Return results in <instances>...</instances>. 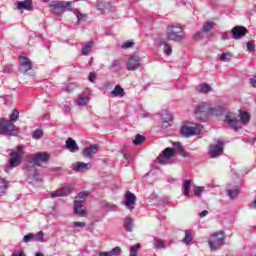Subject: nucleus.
I'll use <instances>...</instances> for the list:
<instances>
[{"mask_svg":"<svg viewBox=\"0 0 256 256\" xmlns=\"http://www.w3.org/2000/svg\"><path fill=\"white\" fill-rule=\"evenodd\" d=\"M124 203L127 209H129V211H132V209H135V207H133V205H135V194L131 192H127Z\"/></svg>","mask_w":256,"mask_h":256,"instance_id":"5701e85b","label":"nucleus"},{"mask_svg":"<svg viewBox=\"0 0 256 256\" xmlns=\"http://www.w3.org/2000/svg\"><path fill=\"white\" fill-rule=\"evenodd\" d=\"M89 101H91V97L89 94L83 92L80 94L76 100V105L79 107H87L89 105Z\"/></svg>","mask_w":256,"mask_h":256,"instance_id":"412c9836","label":"nucleus"},{"mask_svg":"<svg viewBox=\"0 0 256 256\" xmlns=\"http://www.w3.org/2000/svg\"><path fill=\"white\" fill-rule=\"evenodd\" d=\"M172 147H174L175 151L182 157H189V153L185 151L183 145H181L180 142H172Z\"/></svg>","mask_w":256,"mask_h":256,"instance_id":"bb28decb","label":"nucleus"},{"mask_svg":"<svg viewBox=\"0 0 256 256\" xmlns=\"http://www.w3.org/2000/svg\"><path fill=\"white\" fill-rule=\"evenodd\" d=\"M249 119H251V117L246 111H240L239 115L229 112L225 116V121L228 123L231 129H234V131H237L239 123H249Z\"/></svg>","mask_w":256,"mask_h":256,"instance_id":"f03ea898","label":"nucleus"},{"mask_svg":"<svg viewBox=\"0 0 256 256\" xmlns=\"http://www.w3.org/2000/svg\"><path fill=\"white\" fill-rule=\"evenodd\" d=\"M89 197V193L87 192H80L75 198V201H80L81 203H85V199Z\"/></svg>","mask_w":256,"mask_h":256,"instance_id":"ea45409f","label":"nucleus"},{"mask_svg":"<svg viewBox=\"0 0 256 256\" xmlns=\"http://www.w3.org/2000/svg\"><path fill=\"white\" fill-rule=\"evenodd\" d=\"M204 187H198L197 189L194 190V195L195 197H201V193L204 191Z\"/></svg>","mask_w":256,"mask_h":256,"instance_id":"864d4df0","label":"nucleus"},{"mask_svg":"<svg viewBox=\"0 0 256 256\" xmlns=\"http://www.w3.org/2000/svg\"><path fill=\"white\" fill-rule=\"evenodd\" d=\"M250 84L252 85V87H255L256 88V76H254L253 78H251L249 80Z\"/></svg>","mask_w":256,"mask_h":256,"instance_id":"4d7b16f0","label":"nucleus"},{"mask_svg":"<svg viewBox=\"0 0 256 256\" xmlns=\"http://www.w3.org/2000/svg\"><path fill=\"white\" fill-rule=\"evenodd\" d=\"M246 143H256V138H250L246 140Z\"/></svg>","mask_w":256,"mask_h":256,"instance_id":"680f3d73","label":"nucleus"},{"mask_svg":"<svg viewBox=\"0 0 256 256\" xmlns=\"http://www.w3.org/2000/svg\"><path fill=\"white\" fill-rule=\"evenodd\" d=\"M145 141V136L137 134L135 139L133 140L134 145H141Z\"/></svg>","mask_w":256,"mask_h":256,"instance_id":"37998d69","label":"nucleus"},{"mask_svg":"<svg viewBox=\"0 0 256 256\" xmlns=\"http://www.w3.org/2000/svg\"><path fill=\"white\" fill-rule=\"evenodd\" d=\"M185 39L183 28L179 25H170L166 29V41H174V43H181Z\"/></svg>","mask_w":256,"mask_h":256,"instance_id":"20e7f679","label":"nucleus"},{"mask_svg":"<svg viewBox=\"0 0 256 256\" xmlns=\"http://www.w3.org/2000/svg\"><path fill=\"white\" fill-rule=\"evenodd\" d=\"M25 156V146L18 145L14 150L11 151L8 159V165L5 167V173H9L11 169L19 167L23 157Z\"/></svg>","mask_w":256,"mask_h":256,"instance_id":"f257e3e1","label":"nucleus"},{"mask_svg":"<svg viewBox=\"0 0 256 256\" xmlns=\"http://www.w3.org/2000/svg\"><path fill=\"white\" fill-rule=\"evenodd\" d=\"M161 119H162L161 128L167 129V128L171 127V123H173V114H171L169 112H164L161 115Z\"/></svg>","mask_w":256,"mask_h":256,"instance_id":"aec40b11","label":"nucleus"},{"mask_svg":"<svg viewBox=\"0 0 256 256\" xmlns=\"http://www.w3.org/2000/svg\"><path fill=\"white\" fill-rule=\"evenodd\" d=\"M223 145L224 143L218 141L217 144H212L209 147V155L212 159H216V157H221L223 155Z\"/></svg>","mask_w":256,"mask_h":256,"instance_id":"1a4fd4ad","label":"nucleus"},{"mask_svg":"<svg viewBox=\"0 0 256 256\" xmlns=\"http://www.w3.org/2000/svg\"><path fill=\"white\" fill-rule=\"evenodd\" d=\"M63 111L66 113V115H69L71 113V105L70 104H65L63 106Z\"/></svg>","mask_w":256,"mask_h":256,"instance_id":"5fc2aeb1","label":"nucleus"},{"mask_svg":"<svg viewBox=\"0 0 256 256\" xmlns=\"http://www.w3.org/2000/svg\"><path fill=\"white\" fill-rule=\"evenodd\" d=\"M71 169L76 173H85L91 169V163L77 162L71 165Z\"/></svg>","mask_w":256,"mask_h":256,"instance_id":"dca6fc26","label":"nucleus"},{"mask_svg":"<svg viewBox=\"0 0 256 256\" xmlns=\"http://www.w3.org/2000/svg\"><path fill=\"white\" fill-rule=\"evenodd\" d=\"M98 151H99V145L93 144L90 147H87L83 150V155L88 159H93V155L97 154Z\"/></svg>","mask_w":256,"mask_h":256,"instance_id":"4be33fe9","label":"nucleus"},{"mask_svg":"<svg viewBox=\"0 0 256 256\" xmlns=\"http://www.w3.org/2000/svg\"><path fill=\"white\" fill-rule=\"evenodd\" d=\"M135 45V42L133 41H126L122 44L121 48L122 49H131Z\"/></svg>","mask_w":256,"mask_h":256,"instance_id":"8fccbe9b","label":"nucleus"},{"mask_svg":"<svg viewBox=\"0 0 256 256\" xmlns=\"http://www.w3.org/2000/svg\"><path fill=\"white\" fill-rule=\"evenodd\" d=\"M98 256H110L109 252H99Z\"/></svg>","mask_w":256,"mask_h":256,"instance_id":"e2e57ef3","label":"nucleus"},{"mask_svg":"<svg viewBox=\"0 0 256 256\" xmlns=\"http://www.w3.org/2000/svg\"><path fill=\"white\" fill-rule=\"evenodd\" d=\"M73 227L75 229H77V227L80 228V229H83V228L87 227V223L75 221V222H73Z\"/></svg>","mask_w":256,"mask_h":256,"instance_id":"3c124183","label":"nucleus"},{"mask_svg":"<svg viewBox=\"0 0 256 256\" xmlns=\"http://www.w3.org/2000/svg\"><path fill=\"white\" fill-rule=\"evenodd\" d=\"M34 240L38 243H45V233L43 231H39L38 233L34 234Z\"/></svg>","mask_w":256,"mask_h":256,"instance_id":"58836bf2","label":"nucleus"},{"mask_svg":"<svg viewBox=\"0 0 256 256\" xmlns=\"http://www.w3.org/2000/svg\"><path fill=\"white\" fill-rule=\"evenodd\" d=\"M12 256H27L24 252H14Z\"/></svg>","mask_w":256,"mask_h":256,"instance_id":"052dcab7","label":"nucleus"},{"mask_svg":"<svg viewBox=\"0 0 256 256\" xmlns=\"http://www.w3.org/2000/svg\"><path fill=\"white\" fill-rule=\"evenodd\" d=\"M28 177H30V179H34V181H41V177H39V171H37V168L35 167H31L28 170Z\"/></svg>","mask_w":256,"mask_h":256,"instance_id":"c85d7f7f","label":"nucleus"},{"mask_svg":"<svg viewBox=\"0 0 256 256\" xmlns=\"http://www.w3.org/2000/svg\"><path fill=\"white\" fill-rule=\"evenodd\" d=\"M93 49V42H87L84 44V47H82V55H89Z\"/></svg>","mask_w":256,"mask_h":256,"instance_id":"473e14b6","label":"nucleus"},{"mask_svg":"<svg viewBox=\"0 0 256 256\" xmlns=\"http://www.w3.org/2000/svg\"><path fill=\"white\" fill-rule=\"evenodd\" d=\"M9 189V181L0 178V193H5Z\"/></svg>","mask_w":256,"mask_h":256,"instance_id":"f704fd0d","label":"nucleus"},{"mask_svg":"<svg viewBox=\"0 0 256 256\" xmlns=\"http://www.w3.org/2000/svg\"><path fill=\"white\" fill-rule=\"evenodd\" d=\"M210 91H213V88L207 83H204L198 87V93H210Z\"/></svg>","mask_w":256,"mask_h":256,"instance_id":"72a5a7b5","label":"nucleus"},{"mask_svg":"<svg viewBox=\"0 0 256 256\" xmlns=\"http://www.w3.org/2000/svg\"><path fill=\"white\" fill-rule=\"evenodd\" d=\"M35 256H45L43 253L36 252Z\"/></svg>","mask_w":256,"mask_h":256,"instance_id":"69168bd1","label":"nucleus"},{"mask_svg":"<svg viewBox=\"0 0 256 256\" xmlns=\"http://www.w3.org/2000/svg\"><path fill=\"white\" fill-rule=\"evenodd\" d=\"M139 249H141V245L135 244L130 247V256H137L139 253Z\"/></svg>","mask_w":256,"mask_h":256,"instance_id":"79ce46f5","label":"nucleus"},{"mask_svg":"<svg viewBox=\"0 0 256 256\" xmlns=\"http://www.w3.org/2000/svg\"><path fill=\"white\" fill-rule=\"evenodd\" d=\"M50 12L57 17L66 13V11H73V2L71 1H52L49 5Z\"/></svg>","mask_w":256,"mask_h":256,"instance_id":"7ed1b4c3","label":"nucleus"},{"mask_svg":"<svg viewBox=\"0 0 256 256\" xmlns=\"http://www.w3.org/2000/svg\"><path fill=\"white\" fill-rule=\"evenodd\" d=\"M95 79H96V76L93 72H91L88 76V80L91 82V83H95Z\"/></svg>","mask_w":256,"mask_h":256,"instance_id":"6e6d98bb","label":"nucleus"},{"mask_svg":"<svg viewBox=\"0 0 256 256\" xmlns=\"http://www.w3.org/2000/svg\"><path fill=\"white\" fill-rule=\"evenodd\" d=\"M213 27H215V22H205L202 26V29L200 31H198L193 38L194 39H203L205 33H209V31H211V29H213Z\"/></svg>","mask_w":256,"mask_h":256,"instance_id":"f8f14e48","label":"nucleus"},{"mask_svg":"<svg viewBox=\"0 0 256 256\" xmlns=\"http://www.w3.org/2000/svg\"><path fill=\"white\" fill-rule=\"evenodd\" d=\"M49 161V154L47 152H38L32 157V163L34 165L41 166V163H47Z\"/></svg>","mask_w":256,"mask_h":256,"instance_id":"ddd939ff","label":"nucleus"},{"mask_svg":"<svg viewBox=\"0 0 256 256\" xmlns=\"http://www.w3.org/2000/svg\"><path fill=\"white\" fill-rule=\"evenodd\" d=\"M194 115L196 119H199L200 121H204V119H207V115H209V104L206 102H201L197 105Z\"/></svg>","mask_w":256,"mask_h":256,"instance_id":"0eeeda50","label":"nucleus"},{"mask_svg":"<svg viewBox=\"0 0 256 256\" xmlns=\"http://www.w3.org/2000/svg\"><path fill=\"white\" fill-rule=\"evenodd\" d=\"M31 241H35V234L29 233L23 237L24 243H31Z\"/></svg>","mask_w":256,"mask_h":256,"instance_id":"49530a36","label":"nucleus"},{"mask_svg":"<svg viewBox=\"0 0 256 256\" xmlns=\"http://www.w3.org/2000/svg\"><path fill=\"white\" fill-rule=\"evenodd\" d=\"M207 215H209V211L203 210V211L200 213L199 217L203 218V217H207Z\"/></svg>","mask_w":256,"mask_h":256,"instance_id":"13d9d810","label":"nucleus"},{"mask_svg":"<svg viewBox=\"0 0 256 256\" xmlns=\"http://www.w3.org/2000/svg\"><path fill=\"white\" fill-rule=\"evenodd\" d=\"M159 45L164 46L163 47V52L165 53V55H167L168 57H169V55H172L173 47L171 46V44H169V42H167V39L160 38L159 39Z\"/></svg>","mask_w":256,"mask_h":256,"instance_id":"b1692460","label":"nucleus"},{"mask_svg":"<svg viewBox=\"0 0 256 256\" xmlns=\"http://www.w3.org/2000/svg\"><path fill=\"white\" fill-rule=\"evenodd\" d=\"M124 159H126V161H129V159H130L129 154H124Z\"/></svg>","mask_w":256,"mask_h":256,"instance_id":"0e129e2a","label":"nucleus"},{"mask_svg":"<svg viewBox=\"0 0 256 256\" xmlns=\"http://www.w3.org/2000/svg\"><path fill=\"white\" fill-rule=\"evenodd\" d=\"M126 67L128 71H137V69L141 67V58L135 55L130 56Z\"/></svg>","mask_w":256,"mask_h":256,"instance_id":"9d476101","label":"nucleus"},{"mask_svg":"<svg viewBox=\"0 0 256 256\" xmlns=\"http://www.w3.org/2000/svg\"><path fill=\"white\" fill-rule=\"evenodd\" d=\"M32 137L34 139H41V138H43V131L41 129H38V130L34 131Z\"/></svg>","mask_w":256,"mask_h":256,"instance_id":"09e8293b","label":"nucleus"},{"mask_svg":"<svg viewBox=\"0 0 256 256\" xmlns=\"http://www.w3.org/2000/svg\"><path fill=\"white\" fill-rule=\"evenodd\" d=\"M199 133H201V129L196 127L182 126L181 128V134L184 135V137L199 135Z\"/></svg>","mask_w":256,"mask_h":256,"instance_id":"f3484780","label":"nucleus"},{"mask_svg":"<svg viewBox=\"0 0 256 256\" xmlns=\"http://www.w3.org/2000/svg\"><path fill=\"white\" fill-rule=\"evenodd\" d=\"M108 254L110 256H119V255H121V247L116 246L112 250L108 251Z\"/></svg>","mask_w":256,"mask_h":256,"instance_id":"c03bdc74","label":"nucleus"},{"mask_svg":"<svg viewBox=\"0 0 256 256\" xmlns=\"http://www.w3.org/2000/svg\"><path fill=\"white\" fill-rule=\"evenodd\" d=\"M20 72L27 73V71H31L33 69V62L28 57L20 56Z\"/></svg>","mask_w":256,"mask_h":256,"instance_id":"4468645a","label":"nucleus"},{"mask_svg":"<svg viewBox=\"0 0 256 256\" xmlns=\"http://www.w3.org/2000/svg\"><path fill=\"white\" fill-rule=\"evenodd\" d=\"M248 53H253L255 51V41L251 40L246 43Z\"/></svg>","mask_w":256,"mask_h":256,"instance_id":"de8ad7c7","label":"nucleus"},{"mask_svg":"<svg viewBox=\"0 0 256 256\" xmlns=\"http://www.w3.org/2000/svg\"><path fill=\"white\" fill-rule=\"evenodd\" d=\"M222 39H223V41L229 40V33L228 32L223 33L222 34Z\"/></svg>","mask_w":256,"mask_h":256,"instance_id":"bf43d9fd","label":"nucleus"},{"mask_svg":"<svg viewBox=\"0 0 256 256\" xmlns=\"http://www.w3.org/2000/svg\"><path fill=\"white\" fill-rule=\"evenodd\" d=\"M13 123L14 122H11V120L3 118L0 121V135H11L13 137H17L20 131Z\"/></svg>","mask_w":256,"mask_h":256,"instance_id":"39448f33","label":"nucleus"},{"mask_svg":"<svg viewBox=\"0 0 256 256\" xmlns=\"http://www.w3.org/2000/svg\"><path fill=\"white\" fill-rule=\"evenodd\" d=\"M19 119V111L17 109H14L10 115L9 121L15 123Z\"/></svg>","mask_w":256,"mask_h":256,"instance_id":"a18cd8bd","label":"nucleus"},{"mask_svg":"<svg viewBox=\"0 0 256 256\" xmlns=\"http://www.w3.org/2000/svg\"><path fill=\"white\" fill-rule=\"evenodd\" d=\"M66 149H68L70 153H77V151H79V145H77V142L73 138H68L66 140Z\"/></svg>","mask_w":256,"mask_h":256,"instance_id":"393cba45","label":"nucleus"},{"mask_svg":"<svg viewBox=\"0 0 256 256\" xmlns=\"http://www.w3.org/2000/svg\"><path fill=\"white\" fill-rule=\"evenodd\" d=\"M232 39L239 40L247 35V28L243 26H235L231 30Z\"/></svg>","mask_w":256,"mask_h":256,"instance_id":"2eb2a0df","label":"nucleus"},{"mask_svg":"<svg viewBox=\"0 0 256 256\" xmlns=\"http://www.w3.org/2000/svg\"><path fill=\"white\" fill-rule=\"evenodd\" d=\"M88 231H90V233H92L93 232V228L88 229Z\"/></svg>","mask_w":256,"mask_h":256,"instance_id":"338daca9","label":"nucleus"},{"mask_svg":"<svg viewBox=\"0 0 256 256\" xmlns=\"http://www.w3.org/2000/svg\"><path fill=\"white\" fill-rule=\"evenodd\" d=\"M173 155H175L173 148H166L163 151V154L158 156V163H160V165H167V163H169V159H171V157H173Z\"/></svg>","mask_w":256,"mask_h":256,"instance_id":"9b49d317","label":"nucleus"},{"mask_svg":"<svg viewBox=\"0 0 256 256\" xmlns=\"http://www.w3.org/2000/svg\"><path fill=\"white\" fill-rule=\"evenodd\" d=\"M225 113V107L224 106H215L212 108H209L208 115H215L216 117H219Z\"/></svg>","mask_w":256,"mask_h":256,"instance_id":"a878e982","label":"nucleus"},{"mask_svg":"<svg viewBox=\"0 0 256 256\" xmlns=\"http://www.w3.org/2000/svg\"><path fill=\"white\" fill-rule=\"evenodd\" d=\"M189 193H191V180L184 181V197H189Z\"/></svg>","mask_w":256,"mask_h":256,"instance_id":"c9c22d12","label":"nucleus"},{"mask_svg":"<svg viewBox=\"0 0 256 256\" xmlns=\"http://www.w3.org/2000/svg\"><path fill=\"white\" fill-rule=\"evenodd\" d=\"M76 17H77L79 23H81V21H85V19H87V15H85L81 12H77Z\"/></svg>","mask_w":256,"mask_h":256,"instance_id":"603ef678","label":"nucleus"},{"mask_svg":"<svg viewBox=\"0 0 256 256\" xmlns=\"http://www.w3.org/2000/svg\"><path fill=\"white\" fill-rule=\"evenodd\" d=\"M233 59V54L231 52H224L219 56V61L222 63H229Z\"/></svg>","mask_w":256,"mask_h":256,"instance_id":"7c9ffc66","label":"nucleus"},{"mask_svg":"<svg viewBox=\"0 0 256 256\" xmlns=\"http://www.w3.org/2000/svg\"><path fill=\"white\" fill-rule=\"evenodd\" d=\"M153 249H167L165 240L155 237L152 241Z\"/></svg>","mask_w":256,"mask_h":256,"instance_id":"cd10ccee","label":"nucleus"},{"mask_svg":"<svg viewBox=\"0 0 256 256\" xmlns=\"http://www.w3.org/2000/svg\"><path fill=\"white\" fill-rule=\"evenodd\" d=\"M74 213L79 215V217H85L87 215V210H85V205L79 200H74Z\"/></svg>","mask_w":256,"mask_h":256,"instance_id":"6ab92c4d","label":"nucleus"},{"mask_svg":"<svg viewBox=\"0 0 256 256\" xmlns=\"http://www.w3.org/2000/svg\"><path fill=\"white\" fill-rule=\"evenodd\" d=\"M191 241H193V236H191V231L185 230V237L183 238L182 243H184V245H189Z\"/></svg>","mask_w":256,"mask_h":256,"instance_id":"e433bc0d","label":"nucleus"},{"mask_svg":"<svg viewBox=\"0 0 256 256\" xmlns=\"http://www.w3.org/2000/svg\"><path fill=\"white\" fill-rule=\"evenodd\" d=\"M16 9H18V11H33V1H19L16 3Z\"/></svg>","mask_w":256,"mask_h":256,"instance_id":"a211bd4d","label":"nucleus"},{"mask_svg":"<svg viewBox=\"0 0 256 256\" xmlns=\"http://www.w3.org/2000/svg\"><path fill=\"white\" fill-rule=\"evenodd\" d=\"M72 191L73 185L67 184L56 191L50 192V196L52 199H55L57 197H68V195H71Z\"/></svg>","mask_w":256,"mask_h":256,"instance_id":"6e6552de","label":"nucleus"},{"mask_svg":"<svg viewBox=\"0 0 256 256\" xmlns=\"http://www.w3.org/2000/svg\"><path fill=\"white\" fill-rule=\"evenodd\" d=\"M47 1H49V0H43L44 3H47Z\"/></svg>","mask_w":256,"mask_h":256,"instance_id":"774afa93","label":"nucleus"},{"mask_svg":"<svg viewBox=\"0 0 256 256\" xmlns=\"http://www.w3.org/2000/svg\"><path fill=\"white\" fill-rule=\"evenodd\" d=\"M111 71H121V61L114 60L110 66Z\"/></svg>","mask_w":256,"mask_h":256,"instance_id":"a19ab883","label":"nucleus"},{"mask_svg":"<svg viewBox=\"0 0 256 256\" xmlns=\"http://www.w3.org/2000/svg\"><path fill=\"white\" fill-rule=\"evenodd\" d=\"M112 95L114 97H125V90L120 85H116L112 90Z\"/></svg>","mask_w":256,"mask_h":256,"instance_id":"c756f323","label":"nucleus"},{"mask_svg":"<svg viewBox=\"0 0 256 256\" xmlns=\"http://www.w3.org/2000/svg\"><path fill=\"white\" fill-rule=\"evenodd\" d=\"M208 245L211 251H217V248L223 247L225 245V233L220 231L212 234L208 240Z\"/></svg>","mask_w":256,"mask_h":256,"instance_id":"423d86ee","label":"nucleus"},{"mask_svg":"<svg viewBox=\"0 0 256 256\" xmlns=\"http://www.w3.org/2000/svg\"><path fill=\"white\" fill-rule=\"evenodd\" d=\"M124 229L128 232L133 231V218H130V217L125 218Z\"/></svg>","mask_w":256,"mask_h":256,"instance_id":"2f4dec72","label":"nucleus"},{"mask_svg":"<svg viewBox=\"0 0 256 256\" xmlns=\"http://www.w3.org/2000/svg\"><path fill=\"white\" fill-rule=\"evenodd\" d=\"M226 193L230 199H235L239 195V188L235 187L232 190L228 189Z\"/></svg>","mask_w":256,"mask_h":256,"instance_id":"4c0bfd02","label":"nucleus"}]
</instances>
